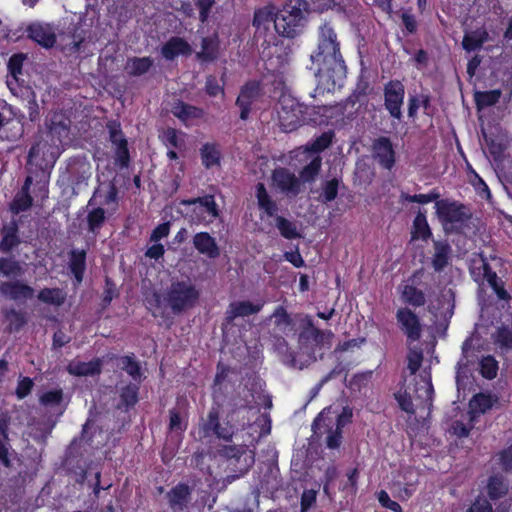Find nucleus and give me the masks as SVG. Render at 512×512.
Segmentation results:
<instances>
[{
    "label": "nucleus",
    "mask_w": 512,
    "mask_h": 512,
    "mask_svg": "<svg viewBox=\"0 0 512 512\" xmlns=\"http://www.w3.org/2000/svg\"><path fill=\"white\" fill-rule=\"evenodd\" d=\"M341 180L334 177L321 184L318 200L324 204L334 201L338 196Z\"/></svg>",
    "instance_id": "79ce46f5"
},
{
    "label": "nucleus",
    "mask_w": 512,
    "mask_h": 512,
    "mask_svg": "<svg viewBox=\"0 0 512 512\" xmlns=\"http://www.w3.org/2000/svg\"><path fill=\"white\" fill-rule=\"evenodd\" d=\"M26 59L27 55L20 52L13 54L8 60V72L16 81L18 80V77L22 75L23 65Z\"/></svg>",
    "instance_id": "6e6d98bb"
},
{
    "label": "nucleus",
    "mask_w": 512,
    "mask_h": 512,
    "mask_svg": "<svg viewBox=\"0 0 512 512\" xmlns=\"http://www.w3.org/2000/svg\"><path fill=\"white\" fill-rule=\"evenodd\" d=\"M114 146L115 165L119 168H128L130 165L131 157L128 148V141L122 140Z\"/></svg>",
    "instance_id": "3c124183"
},
{
    "label": "nucleus",
    "mask_w": 512,
    "mask_h": 512,
    "mask_svg": "<svg viewBox=\"0 0 512 512\" xmlns=\"http://www.w3.org/2000/svg\"><path fill=\"white\" fill-rule=\"evenodd\" d=\"M22 95L27 102L24 107L27 110L28 119L33 123L39 122L41 112L34 90L30 86H26L22 90Z\"/></svg>",
    "instance_id": "ea45409f"
},
{
    "label": "nucleus",
    "mask_w": 512,
    "mask_h": 512,
    "mask_svg": "<svg viewBox=\"0 0 512 512\" xmlns=\"http://www.w3.org/2000/svg\"><path fill=\"white\" fill-rule=\"evenodd\" d=\"M187 421H183L180 412L173 408L169 410V425L168 428L171 432L183 433L187 429Z\"/></svg>",
    "instance_id": "680f3d73"
},
{
    "label": "nucleus",
    "mask_w": 512,
    "mask_h": 512,
    "mask_svg": "<svg viewBox=\"0 0 512 512\" xmlns=\"http://www.w3.org/2000/svg\"><path fill=\"white\" fill-rule=\"evenodd\" d=\"M104 186L106 187V191L105 193H103V188L102 187H99L97 188L94 193H93V196L91 197V199L88 201V205L91 206L93 205L94 201L96 200V198L99 196V197H103V200L100 202L101 205H111V204H114V205H118V187L116 185V183L111 180L109 182H107L106 184H104Z\"/></svg>",
    "instance_id": "c9c22d12"
},
{
    "label": "nucleus",
    "mask_w": 512,
    "mask_h": 512,
    "mask_svg": "<svg viewBox=\"0 0 512 512\" xmlns=\"http://www.w3.org/2000/svg\"><path fill=\"white\" fill-rule=\"evenodd\" d=\"M394 398L402 411L411 415L415 414V408L412 402V398L407 391H399L395 393Z\"/></svg>",
    "instance_id": "0e129e2a"
},
{
    "label": "nucleus",
    "mask_w": 512,
    "mask_h": 512,
    "mask_svg": "<svg viewBox=\"0 0 512 512\" xmlns=\"http://www.w3.org/2000/svg\"><path fill=\"white\" fill-rule=\"evenodd\" d=\"M498 368V362L491 355L483 357L480 361V373L485 379H494L497 376Z\"/></svg>",
    "instance_id": "4d7b16f0"
},
{
    "label": "nucleus",
    "mask_w": 512,
    "mask_h": 512,
    "mask_svg": "<svg viewBox=\"0 0 512 512\" xmlns=\"http://www.w3.org/2000/svg\"><path fill=\"white\" fill-rule=\"evenodd\" d=\"M34 382L30 377H20L15 390V395L19 400L26 398L33 390Z\"/></svg>",
    "instance_id": "69168bd1"
},
{
    "label": "nucleus",
    "mask_w": 512,
    "mask_h": 512,
    "mask_svg": "<svg viewBox=\"0 0 512 512\" xmlns=\"http://www.w3.org/2000/svg\"><path fill=\"white\" fill-rule=\"evenodd\" d=\"M486 490L489 499L497 501L508 493V485L502 475L494 474L488 478Z\"/></svg>",
    "instance_id": "e433bc0d"
},
{
    "label": "nucleus",
    "mask_w": 512,
    "mask_h": 512,
    "mask_svg": "<svg viewBox=\"0 0 512 512\" xmlns=\"http://www.w3.org/2000/svg\"><path fill=\"white\" fill-rule=\"evenodd\" d=\"M201 164L206 170L220 168L222 161V152L219 144L215 142H206L199 149Z\"/></svg>",
    "instance_id": "a878e982"
},
{
    "label": "nucleus",
    "mask_w": 512,
    "mask_h": 512,
    "mask_svg": "<svg viewBox=\"0 0 512 512\" xmlns=\"http://www.w3.org/2000/svg\"><path fill=\"white\" fill-rule=\"evenodd\" d=\"M276 226L282 237L285 239H296L300 237L296 225L283 216H276Z\"/></svg>",
    "instance_id": "603ef678"
},
{
    "label": "nucleus",
    "mask_w": 512,
    "mask_h": 512,
    "mask_svg": "<svg viewBox=\"0 0 512 512\" xmlns=\"http://www.w3.org/2000/svg\"><path fill=\"white\" fill-rule=\"evenodd\" d=\"M225 78L224 75L219 80L215 75H207L205 79V93L209 97H217L225 95Z\"/></svg>",
    "instance_id": "09e8293b"
},
{
    "label": "nucleus",
    "mask_w": 512,
    "mask_h": 512,
    "mask_svg": "<svg viewBox=\"0 0 512 512\" xmlns=\"http://www.w3.org/2000/svg\"><path fill=\"white\" fill-rule=\"evenodd\" d=\"M396 320L400 329L411 342L420 339L422 332L420 319L411 309L399 308L396 312Z\"/></svg>",
    "instance_id": "2eb2a0df"
},
{
    "label": "nucleus",
    "mask_w": 512,
    "mask_h": 512,
    "mask_svg": "<svg viewBox=\"0 0 512 512\" xmlns=\"http://www.w3.org/2000/svg\"><path fill=\"white\" fill-rule=\"evenodd\" d=\"M23 268L14 259L0 257V275L7 278H18L22 276Z\"/></svg>",
    "instance_id": "de8ad7c7"
},
{
    "label": "nucleus",
    "mask_w": 512,
    "mask_h": 512,
    "mask_svg": "<svg viewBox=\"0 0 512 512\" xmlns=\"http://www.w3.org/2000/svg\"><path fill=\"white\" fill-rule=\"evenodd\" d=\"M496 401L497 398L492 395L480 392L472 397L469 405L473 412L484 414L493 407Z\"/></svg>",
    "instance_id": "c03bdc74"
},
{
    "label": "nucleus",
    "mask_w": 512,
    "mask_h": 512,
    "mask_svg": "<svg viewBox=\"0 0 512 512\" xmlns=\"http://www.w3.org/2000/svg\"><path fill=\"white\" fill-rule=\"evenodd\" d=\"M467 512H493V507L486 497L478 495L471 503Z\"/></svg>",
    "instance_id": "774afa93"
},
{
    "label": "nucleus",
    "mask_w": 512,
    "mask_h": 512,
    "mask_svg": "<svg viewBox=\"0 0 512 512\" xmlns=\"http://www.w3.org/2000/svg\"><path fill=\"white\" fill-rule=\"evenodd\" d=\"M18 232L19 227L15 220L3 226L1 229L2 239L0 241V251L2 253H11L21 243Z\"/></svg>",
    "instance_id": "c85d7f7f"
},
{
    "label": "nucleus",
    "mask_w": 512,
    "mask_h": 512,
    "mask_svg": "<svg viewBox=\"0 0 512 512\" xmlns=\"http://www.w3.org/2000/svg\"><path fill=\"white\" fill-rule=\"evenodd\" d=\"M66 293L61 288H43L41 289L38 294L37 298L39 301L54 305V306H61L66 301Z\"/></svg>",
    "instance_id": "a19ab883"
},
{
    "label": "nucleus",
    "mask_w": 512,
    "mask_h": 512,
    "mask_svg": "<svg viewBox=\"0 0 512 512\" xmlns=\"http://www.w3.org/2000/svg\"><path fill=\"white\" fill-rule=\"evenodd\" d=\"M59 156V146L47 140H39L31 146L26 163L27 176L10 203V211L13 214L25 212L32 207V186L37 198H48L51 173Z\"/></svg>",
    "instance_id": "f257e3e1"
},
{
    "label": "nucleus",
    "mask_w": 512,
    "mask_h": 512,
    "mask_svg": "<svg viewBox=\"0 0 512 512\" xmlns=\"http://www.w3.org/2000/svg\"><path fill=\"white\" fill-rule=\"evenodd\" d=\"M321 161L322 160L319 156L312 159L310 161V163H308L306 166H304L301 169V171L299 173L300 179L303 182H308V183L313 182L320 172L321 164H322Z\"/></svg>",
    "instance_id": "5fc2aeb1"
},
{
    "label": "nucleus",
    "mask_w": 512,
    "mask_h": 512,
    "mask_svg": "<svg viewBox=\"0 0 512 512\" xmlns=\"http://www.w3.org/2000/svg\"><path fill=\"white\" fill-rule=\"evenodd\" d=\"M263 95L261 82L258 80L247 81L240 89L236 98L235 105L240 109V119L247 120L252 109V105Z\"/></svg>",
    "instance_id": "9d476101"
},
{
    "label": "nucleus",
    "mask_w": 512,
    "mask_h": 512,
    "mask_svg": "<svg viewBox=\"0 0 512 512\" xmlns=\"http://www.w3.org/2000/svg\"><path fill=\"white\" fill-rule=\"evenodd\" d=\"M431 236L432 232L427 222L426 214L419 210L413 220L411 240L422 239L423 241H427Z\"/></svg>",
    "instance_id": "58836bf2"
},
{
    "label": "nucleus",
    "mask_w": 512,
    "mask_h": 512,
    "mask_svg": "<svg viewBox=\"0 0 512 512\" xmlns=\"http://www.w3.org/2000/svg\"><path fill=\"white\" fill-rule=\"evenodd\" d=\"M16 113L5 100L0 99V129L14 120Z\"/></svg>",
    "instance_id": "338daca9"
},
{
    "label": "nucleus",
    "mask_w": 512,
    "mask_h": 512,
    "mask_svg": "<svg viewBox=\"0 0 512 512\" xmlns=\"http://www.w3.org/2000/svg\"><path fill=\"white\" fill-rule=\"evenodd\" d=\"M434 255L432 258V266L437 272H441L449 263L451 247L444 241L434 242Z\"/></svg>",
    "instance_id": "4c0bfd02"
},
{
    "label": "nucleus",
    "mask_w": 512,
    "mask_h": 512,
    "mask_svg": "<svg viewBox=\"0 0 512 512\" xmlns=\"http://www.w3.org/2000/svg\"><path fill=\"white\" fill-rule=\"evenodd\" d=\"M501 95L500 89L476 92L474 96L475 104L478 109L494 106L499 102Z\"/></svg>",
    "instance_id": "a18cd8bd"
},
{
    "label": "nucleus",
    "mask_w": 512,
    "mask_h": 512,
    "mask_svg": "<svg viewBox=\"0 0 512 512\" xmlns=\"http://www.w3.org/2000/svg\"><path fill=\"white\" fill-rule=\"evenodd\" d=\"M315 76L328 90L341 87L346 78L347 67L340 52L337 34L329 23L319 28L317 50L311 54Z\"/></svg>",
    "instance_id": "7ed1b4c3"
},
{
    "label": "nucleus",
    "mask_w": 512,
    "mask_h": 512,
    "mask_svg": "<svg viewBox=\"0 0 512 512\" xmlns=\"http://www.w3.org/2000/svg\"><path fill=\"white\" fill-rule=\"evenodd\" d=\"M401 200L403 202H413V203H419V204H428L433 201H436L439 198V194L435 191H431L427 194H414L410 195L408 193H401Z\"/></svg>",
    "instance_id": "052dcab7"
},
{
    "label": "nucleus",
    "mask_w": 512,
    "mask_h": 512,
    "mask_svg": "<svg viewBox=\"0 0 512 512\" xmlns=\"http://www.w3.org/2000/svg\"><path fill=\"white\" fill-rule=\"evenodd\" d=\"M489 39V34L485 28H477L466 32L462 39V47L466 52H473L482 48Z\"/></svg>",
    "instance_id": "72a5a7b5"
},
{
    "label": "nucleus",
    "mask_w": 512,
    "mask_h": 512,
    "mask_svg": "<svg viewBox=\"0 0 512 512\" xmlns=\"http://www.w3.org/2000/svg\"><path fill=\"white\" fill-rule=\"evenodd\" d=\"M26 32L28 38L46 49L52 48L56 43V35L48 26L32 23L27 27Z\"/></svg>",
    "instance_id": "5701e85b"
},
{
    "label": "nucleus",
    "mask_w": 512,
    "mask_h": 512,
    "mask_svg": "<svg viewBox=\"0 0 512 512\" xmlns=\"http://www.w3.org/2000/svg\"><path fill=\"white\" fill-rule=\"evenodd\" d=\"M255 196L257 199V205L268 217H275L278 212V205L267 192L265 184L259 182L255 186Z\"/></svg>",
    "instance_id": "c756f323"
},
{
    "label": "nucleus",
    "mask_w": 512,
    "mask_h": 512,
    "mask_svg": "<svg viewBox=\"0 0 512 512\" xmlns=\"http://www.w3.org/2000/svg\"><path fill=\"white\" fill-rule=\"evenodd\" d=\"M153 65L154 60L149 56L131 57L128 58L125 69L129 76L140 77L149 72Z\"/></svg>",
    "instance_id": "f704fd0d"
},
{
    "label": "nucleus",
    "mask_w": 512,
    "mask_h": 512,
    "mask_svg": "<svg viewBox=\"0 0 512 512\" xmlns=\"http://www.w3.org/2000/svg\"><path fill=\"white\" fill-rule=\"evenodd\" d=\"M171 113L184 126L189 127L194 121L204 118L203 108L187 103L181 99H175L171 103Z\"/></svg>",
    "instance_id": "f3484780"
},
{
    "label": "nucleus",
    "mask_w": 512,
    "mask_h": 512,
    "mask_svg": "<svg viewBox=\"0 0 512 512\" xmlns=\"http://www.w3.org/2000/svg\"><path fill=\"white\" fill-rule=\"evenodd\" d=\"M424 275V269L420 268L413 272L410 277L412 284L405 285L402 291V299L405 303L413 307H422L426 303V295L424 291L416 287L419 284V280Z\"/></svg>",
    "instance_id": "6ab92c4d"
},
{
    "label": "nucleus",
    "mask_w": 512,
    "mask_h": 512,
    "mask_svg": "<svg viewBox=\"0 0 512 512\" xmlns=\"http://www.w3.org/2000/svg\"><path fill=\"white\" fill-rule=\"evenodd\" d=\"M48 133L52 140L62 142L69 134V120L60 113H54L47 122Z\"/></svg>",
    "instance_id": "2f4dec72"
},
{
    "label": "nucleus",
    "mask_w": 512,
    "mask_h": 512,
    "mask_svg": "<svg viewBox=\"0 0 512 512\" xmlns=\"http://www.w3.org/2000/svg\"><path fill=\"white\" fill-rule=\"evenodd\" d=\"M192 491L188 484L180 482L166 494L168 505L173 512H182L191 502Z\"/></svg>",
    "instance_id": "aec40b11"
},
{
    "label": "nucleus",
    "mask_w": 512,
    "mask_h": 512,
    "mask_svg": "<svg viewBox=\"0 0 512 512\" xmlns=\"http://www.w3.org/2000/svg\"><path fill=\"white\" fill-rule=\"evenodd\" d=\"M372 153L380 167L392 170L396 164V152L391 139L379 136L372 142Z\"/></svg>",
    "instance_id": "4468645a"
},
{
    "label": "nucleus",
    "mask_w": 512,
    "mask_h": 512,
    "mask_svg": "<svg viewBox=\"0 0 512 512\" xmlns=\"http://www.w3.org/2000/svg\"><path fill=\"white\" fill-rule=\"evenodd\" d=\"M103 361L100 358H94L89 362L72 360L67 365V372L77 377L97 376L101 374Z\"/></svg>",
    "instance_id": "4be33fe9"
},
{
    "label": "nucleus",
    "mask_w": 512,
    "mask_h": 512,
    "mask_svg": "<svg viewBox=\"0 0 512 512\" xmlns=\"http://www.w3.org/2000/svg\"><path fill=\"white\" fill-rule=\"evenodd\" d=\"M264 306L263 301L252 303L247 300L233 301L229 304L224 317V324L231 325L238 317H247L259 313Z\"/></svg>",
    "instance_id": "a211bd4d"
},
{
    "label": "nucleus",
    "mask_w": 512,
    "mask_h": 512,
    "mask_svg": "<svg viewBox=\"0 0 512 512\" xmlns=\"http://www.w3.org/2000/svg\"><path fill=\"white\" fill-rule=\"evenodd\" d=\"M120 367L131 376L133 380L140 383L142 377L141 366L133 354L122 356L120 358Z\"/></svg>",
    "instance_id": "49530a36"
},
{
    "label": "nucleus",
    "mask_w": 512,
    "mask_h": 512,
    "mask_svg": "<svg viewBox=\"0 0 512 512\" xmlns=\"http://www.w3.org/2000/svg\"><path fill=\"white\" fill-rule=\"evenodd\" d=\"M201 430L204 437L215 436L227 442L231 441L234 435V428L229 422L221 424L219 409L216 407L209 410L206 420L201 425Z\"/></svg>",
    "instance_id": "9b49d317"
},
{
    "label": "nucleus",
    "mask_w": 512,
    "mask_h": 512,
    "mask_svg": "<svg viewBox=\"0 0 512 512\" xmlns=\"http://www.w3.org/2000/svg\"><path fill=\"white\" fill-rule=\"evenodd\" d=\"M312 432L316 438L327 434L326 446L329 449H337L342 442V431L334 427V417L329 409H323L312 423Z\"/></svg>",
    "instance_id": "6e6552de"
},
{
    "label": "nucleus",
    "mask_w": 512,
    "mask_h": 512,
    "mask_svg": "<svg viewBox=\"0 0 512 512\" xmlns=\"http://www.w3.org/2000/svg\"><path fill=\"white\" fill-rule=\"evenodd\" d=\"M273 184L284 194L297 196L301 191L300 179L289 169L279 167L272 172Z\"/></svg>",
    "instance_id": "dca6fc26"
},
{
    "label": "nucleus",
    "mask_w": 512,
    "mask_h": 512,
    "mask_svg": "<svg viewBox=\"0 0 512 512\" xmlns=\"http://www.w3.org/2000/svg\"><path fill=\"white\" fill-rule=\"evenodd\" d=\"M347 481L342 485L341 490L350 495H356L358 491V481L360 471L357 467L351 468L346 472Z\"/></svg>",
    "instance_id": "13d9d810"
},
{
    "label": "nucleus",
    "mask_w": 512,
    "mask_h": 512,
    "mask_svg": "<svg viewBox=\"0 0 512 512\" xmlns=\"http://www.w3.org/2000/svg\"><path fill=\"white\" fill-rule=\"evenodd\" d=\"M68 255L69 270L76 283L80 284L86 271L87 252L85 249H71Z\"/></svg>",
    "instance_id": "bb28decb"
},
{
    "label": "nucleus",
    "mask_w": 512,
    "mask_h": 512,
    "mask_svg": "<svg viewBox=\"0 0 512 512\" xmlns=\"http://www.w3.org/2000/svg\"><path fill=\"white\" fill-rule=\"evenodd\" d=\"M384 107L389 115L396 119L401 120L403 117L402 106L405 97V86L397 79L390 80L384 85Z\"/></svg>",
    "instance_id": "1a4fd4ad"
},
{
    "label": "nucleus",
    "mask_w": 512,
    "mask_h": 512,
    "mask_svg": "<svg viewBox=\"0 0 512 512\" xmlns=\"http://www.w3.org/2000/svg\"><path fill=\"white\" fill-rule=\"evenodd\" d=\"M193 245L196 250L209 258H217L220 255L219 247L208 232H198L193 236Z\"/></svg>",
    "instance_id": "cd10ccee"
},
{
    "label": "nucleus",
    "mask_w": 512,
    "mask_h": 512,
    "mask_svg": "<svg viewBox=\"0 0 512 512\" xmlns=\"http://www.w3.org/2000/svg\"><path fill=\"white\" fill-rule=\"evenodd\" d=\"M255 196L257 199V205L268 217H275L278 212V205L267 192L265 184L259 182L255 186Z\"/></svg>",
    "instance_id": "7c9ffc66"
},
{
    "label": "nucleus",
    "mask_w": 512,
    "mask_h": 512,
    "mask_svg": "<svg viewBox=\"0 0 512 512\" xmlns=\"http://www.w3.org/2000/svg\"><path fill=\"white\" fill-rule=\"evenodd\" d=\"M306 0H287L283 7L276 11L273 5H267L254 11L252 25L255 28L254 38L259 41L263 38L261 46L268 47L276 39L271 32L273 26L277 34L286 37H296L303 26V10L306 9Z\"/></svg>",
    "instance_id": "f03ea898"
},
{
    "label": "nucleus",
    "mask_w": 512,
    "mask_h": 512,
    "mask_svg": "<svg viewBox=\"0 0 512 512\" xmlns=\"http://www.w3.org/2000/svg\"><path fill=\"white\" fill-rule=\"evenodd\" d=\"M63 400L61 388L49 390L40 396V403L44 406L59 405Z\"/></svg>",
    "instance_id": "e2e57ef3"
},
{
    "label": "nucleus",
    "mask_w": 512,
    "mask_h": 512,
    "mask_svg": "<svg viewBox=\"0 0 512 512\" xmlns=\"http://www.w3.org/2000/svg\"><path fill=\"white\" fill-rule=\"evenodd\" d=\"M278 109V119L281 130L292 132L307 122V106L299 103L296 99L283 96Z\"/></svg>",
    "instance_id": "0eeeda50"
},
{
    "label": "nucleus",
    "mask_w": 512,
    "mask_h": 512,
    "mask_svg": "<svg viewBox=\"0 0 512 512\" xmlns=\"http://www.w3.org/2000/svg\"><path fill=\"white\" fill-rule=\"evenodd\" d=\"M216 455L225 463V470L230 473L227 477L232 480L246 474L255 462L254 455L244 445H222Z\"/></svg>",
    "instance_id": "39448f33"
},
{
    "label": "nucleus",
    "mask_w": 512,
    "mask_h": 512,
    "mask_svg": "<svg viewBox=\"0 0 512 512\" xmlns=\"http://www.w3.org/2000/svg\"><path fill=\"white\" fill-rule=\"evenodd\" d=\"M494 340L501 348L512 349V327L508 325L498 327Z\"/></svg>",
    "instance_id": "bf43d9fd"
},
{
    "label": "nucleus",
    "mask_w": 512,
    "mask_h": 512,
    "mask_svg": "<svg viewBox=\"0 0 512 512\" xmlns=\"http://www.w3.org/2000/svg\"><path fill=\"white\" fill-rule=\"evenodd\" d=\"M192 53L191 45L178 36H173L161 48V54L166 60H174L177 56H189Z\"/></svg>",
    "instance_id": "393cba45"
},
{
    "label": "nucleus",
    "mask_w": 512,
    "mask_h": 512,
    "mask_svg": "<svg viewBox=\"0 0 512 512\" xmlns=\"http://www.w3.org/2000/svg\"><path fill=\"white\" fill-rule=\"evenodd\" d=\"M138 395H139V385L138 384L129 383V384L123 386L120 389V394H119L120 406L125 407L126 410L133 408L139 400Z\"/></svg>",
    "instance_id": "37998d69"
},
{
    "label": "nucleus",
    "mask_w": 512,
    "mask_h": 512,
    "mask_svg": "<svg viewBox=\"0 0 512 512\" xmlns=\"http://www.w3.org/2000/svg\"><path fill=\"white\" fill-rule=\"evenodd\" d=\"M436 208L438 217L443 223L463 224L471 218V213L467 207L457 201H437Z\"/></svg>",
    "instance_id": "f8f14e48"
},
{
    "label": "nucleus",
    "mask_w": 512,
    "mask_h": 512,
    "mask_svg": "<svg viewBox=\"0 0 512 512\" xmlns=\"http://www.w3.org/2000/svg\"><path fill=\"white\" fill-rule=\"evenodd\" d=\"M401 480L394 482V496L400 501L409 500L417 490L420 471L412 466H407L401 471Z\"/></svg>",
    "instance_id": "ddd939ff"
},
{
    "label": "nucleus",
    "mask_w": 512,
    "mask_h": 512,
    "mask_svg": "<svg viewBox=\"0 0 512 512\" xmlns=\"http://www.w3.org/2000/svg\"><path fill=\"white\" fill-rule=\"evenodd\" d=\"M334 138V131L328 130L323 132L320 136L316 137L311 143L307 145V150L313 153H320L327 149Z\"/></svg>",
    "instance_id": "864d4df0"
},
{
    "label": "nucleus",
    "mask_w": 512,
    "mask_h": 512,
    "mask_svg": "<svg viewBox=\"0 0 512 512\" xmlns=\"http://www.w3.org/2000/svg\"><path fill=\"white\" fill-rule=\"evenodd\" d=\"M34 288L20 281H1L0 294L13 301L27 300L34 296Z\"/></svg>",
    "instance_id": "412c9836"
},
{
    "label": "nucleus",
    "mask_w": 512,
    "mask_h": 512,
    "mask_svg": "<svg viewBox=\"0 0 512 512\" xmlns=\"http://www.w3.org/2000/svg\"><path fill=\"white\" fill-rule=\"evenodd\" d=\"M200 290L190 280H175L161 294L154 291L146 298L147 308L153 317L168 319L162 305L169 308L174 315H181L193 309L199 302Z\"/></svg>",
    "instance_id": "20e7f679"
},
{
    "label": "nucleus",
    "mask_w": 512,
    "mask_h": 512,
    "mask_svg": "<svg viewBox=\"0 0 512 512\" xmlns=\"http://www.w3.org/2000/svg\"><path fill=\"white\" fill-rule=\"evenodd\" d=\"M86 220L88 231L98 233L106 220L105 210L102 207L93 208L88 212Z\"/></svg>",
    "instance_id": "8fccbe9b"
},
{
    "label": "nucleus",
    "mask_w": 512,
    "mask_h": 512,
    "mask_svg": "<svg viewBox=\"0 0 512 512\" xmlns=\"http://www.w3.org/2000/svg\"><path fill=\"white\" fill-rule=\"evenodd\" d=\"M180 204L191 207L188 216L195 224L209 225L220 216V209L212 194L204 196L182 199Z\"/></svg>",
    "instance_id": "423d86ee"
},
{
    "label": "nucleus",
    "mask_w": 512,
    "mask_h": 512,
    "mask_svg": "<svg viewBox=\"0 0 512 512\" xmlns=\"http://www.w3.org/2000/svg\"><path fill=\"white\" fill-rule=\"evenodd\" d=\"M2 315L4 321L7 322L5 332L9 334L21 331L28 321L26 314L22 311L16 310L15 308L2 309Z\"/></svg>",
    "instance_id": "473e14b6"
},
{
    "label": "nucleus",
    "mask_w": 512,
    "mask_h": 512,
    "mask_svg": "<svg viewBox=\"0 0 512 512\" xmlns=\"http://www.w3.org/2000/svg\"><path fill=\"white\" fill-rule=\"evenodd\" d=\"M220 55V41L217 34L201 39V50L196 52V59L201 63L215 62Z\"/></svg>",
    "instance_id": "b1692460"
}]
</instances>
